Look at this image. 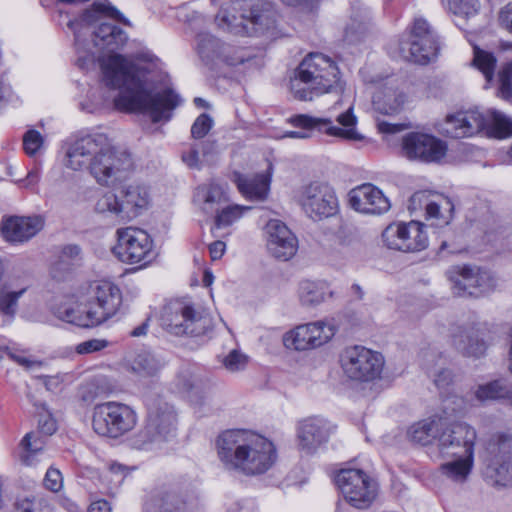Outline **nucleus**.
<instances>
[{
    "label": "nucleus",
    "instance_id": "nucleus-1",
    "mask_svg": "<svg viewBox=\"0 0 512 512\" xmlns=\"http://www.w3.org/2000/svg\"><path fill=\"white\" fill-rule=\"evenodd\" d=\"M118 23L130 26L129 20L108 0H95L84 10L80 20L67 23L74 34L76 64L80 69L89 70L96 61L94 53L86 50L82 40V35L86 34L85 26H94V46L110 53L98 58L103 85L90 91L91 104L81 103V108L92 113L112 101L119 111L146 113L153 122L170 120L172 111L182 102L181 97L171 88L153 93L154 86L147 70L115 53L128 41L127 33Z\"/></svg>",
    "mask_w": 512,
    "mask_h": 512
},
{
    "label": "nucleus",
    "instance_id": "nucleus-2",
    "mask_svg": "<svg viewBox=\"0 0 512 512\" xmlns=\"http://www.w3.org/2000/svg\"><path fill=\"white\" fill-rule=\"evenodd\" d=\"M66 157L67 167L76 171L87 169L96 182L105 187L120 185L134 170L131 153L100 132L76 139Z\"/></svg>",
    "mask_w": 512,
    "mask_h": 512
},
{
    "label": "nucleus",
    "instance_id": "nucleus-3",
    "mask_svg": "<svg viewBox=\"0 0 512 512\" xmlns=\"http://www.w3.org/2000/svg\"><path fill=\"white\" fill-rule=\"evenodd\" d=\"M217 455L225 469L245 475H260L276 462L272 441L251 430L231 429L216 439Z\"/></svg>",
    "mask_w": 512,
    "mask_h": 512
},
{
    "label": "nucleus",
    "instance_id": "nucleus-4",
    "mask_svg": "<svg viewBox=\"0 0 512 512\" xmlns=\"http://www.w3.org/2000/svg\"><path fill=\"white\" fill-rule=\"evenodd\" d=\"M84 309H66L61 316L66 322L79 327H94L114 316L122 304L120 289L107 280H96L80 288Z\"/></svg>",
    "mask_w": 512,
    "mask_h": 512
},
{
    "label": "nucleus",
    "instance_id": "nucleus-5",
    "mask_svg": "<svg viewBox=\"0 0 512 512\" xmlns=\"http://www.w3.org/2000/svg\"><path fill=\"white\" fill-rule=\"evenodd\" d=\"M339 82V69L328 56L314 52L308 54L290 80V91L300 101H311L330 92Z\"/></svg>",
    "mask_w": 512,
    "mask_h": 512
},
{
    "label": "nucleus",
    "instance_id": "nucleus-6",
    "mask_svg": "<svg viewBox=\"0 0 512 512\" xmlns=\"http://www.w3.org/2000/svg\"><path fill=\"white\" fill-rule=\"evenodd\" d=\"M176 436V414L173 406L158 400L149 405L145 425L126 439V445L136 451L155 452Z\"/></svg>",
    "mask_w": 512,
    "mask_h": 512
},
{
    "label": "nucleus",
    "instance_id": "nucleus-7",
    "mask_svg": "<svg viewBox=\"0 0 512 512\" xmlns=\"http://www.w3.org/2000/svg\"><path fill=\"white\" fill-rule=\"evenodd\" d=\"M161 326L171 335L199 337L214 327L212 317L185 300L170 301L163 308Z\"/></svg>",
    "mask_w": 512,
    "mask_h": 512
},
{
    "label": "nucleus",
    "instance_id": "nucleus-8",
    "mask_svg": "<svg viewBox=\"0 0 512 512\" xmlns=\"http://www.w3.org/2000/svg\"><path fill=\"white\" fill-rule=\"evenodd\" d=\"M336 121L341 127L334 125L330 118H318L305 114L296 115L289 119V122L301 130L288 131L282 138L305 139L312 135L313 131L324 133L328 136L349 141H361L363 136L357 131V117L353 113V107L349 106L347 110L336 117Z\"/></svg>",
    "mask_w": 512,
    "mask_h": 512
},
{
    "label": "nucleus",
    "instance_id": "nucleus-9",
    "mask_svg": "<svg viewBox=\"0 0 512 512\" xmlns=\"http://www.w3.org/2000/svg\"><path fill=\"white\" fill-rule=\"evenodd\" d=\"M232 11H236V7L221 10L215 21L220 28L234 34L260 35L275 27L276 11L270 3L257 2L239 15Z\"/></svg>",
    "mask_w": 512,
    "mask_h": 512
},
{
    "label": "nucleus",
    "instance_id": "nucleus-10",
    "mask_svg": "<svg viewBox=\"0 0 512 512\" xmlns=\"http://www.w3.org/2000/svg\"><path fill=\"white\" fill-rule=\"evenodd\" d=\"M135 410L121 402L108 401L97 404L92 412V428L100 436L117 439L137 424Z\"/></svg>",
    "mask_w": 512,
    "mask_h": 512
},
{
    "label": "nucleus",
    "instance_id": "nucleus-11",
    "mask_svg": "<svg viewBox=\"0 0 512 512\" xmlns=\"http://www.w3.org/2000/svg\"><path fill=\"white\" fill-rule=\"evenodd\" d=\"M335 483L346 503H339L336 512H344L349 504L357 509H366L376 498V484L360 469H341L335 476Z\"/></svg>",
    "mask_w": 512,
    "mask_h": 512
},
{
    "label": "nucleus",
    "instance_id": "nucleus-12",
    "mask_svg": "<svg viewBox=\"0 0 512 512\" xmlns=\"http://www.w3.org/2000/svg\"><path fill=\"white\" fill-rule=\"evenodd\" d=\"M121 196L122 201L113 193H105L97 200L95 210L118 221H128L149 204V194L144 186L129 185L121 191Z\"/></svg>",
    "mask_w": 512,
    "mask_h": 512
},
{
    "label": "nucleus",
    "instance_id": "nucleus-13",
    "mask_svg": "<svg viewBox=\"0 0 512 512\" xmlns=\"http://www.w3.org/2000/svg\"><path fill=\"white\" fill-rule=\"evenodd\" d=\"M340 364L344 374L351 380L370 382L380 377L383 356L364 346L347 347L340 355Z\"/></svg>",
    "mask_w": 512,
    "mask_h": 512
},
{
    "label": "nucleus",
    "instance_id": "nucleus-14",
    "mask_svg": "<svg viewBox=\"0 0 512 512\" xmlns=\"http://www.w3.org/2000/svg\"><path fill=\"white\" fill-rule=\"evenodd\" d=\"M297 200L306 215L313 220L332 217L339 210V202L334 189L324 182H311L302 186Z\"/></svg>",
    "mask_w": 512,
    "mask_h": 512
},
{
    "label": "nucleus",
    "instance_id": "nucleus-15",
    "mask_svg": "<svg viewBox=\"0 0 512 512\" xmlns=\"http://www.w3.org/2000/svg\"><path fill=\"white\" fill-rule=\"evenodd\" d=\"M438 41L425 19L416 18L407 40H401V57L409 62L427 64L437 56Z\"/></svg>",
    "mask_w": 512,
    "mask_h": 512
},
{
    "label": "nucleus",
    "instance_id": "nucleus-16",
    "mask_svg": "<svg viewBox=\"0 0 512 512\" xmlns=\"http://www.w3.org/2000/svg\"><path fill=\"white\" fill-rule=\"evenodd\" d=\"M117 236L114 253L122 262L146 265L154 259L153 240L146 231L126 227L118 229Z\"/></svg>",
    "mask_w": 512,
    "mask_h": 512
},
{
    "label": "nucleus",
    "instance_id": "nucleus-17",
    "mask_svg": "<svg viewBox=\"0 0 512 512\" xmlns=\"http://www.w3.org/2000/svg\"><path fill=\"white\" fill-rule=\"evenodd\" d=\"M426 225L420 221L398 222L388 225L382 239L385 245L402 252H419L428 247Z\"/></svg>",
    "mask_w": 512,
    "mask_h": 512
},
{
    "label": "nucleus",
    "instance_id": "nucleus-18",
    "mask_svg": "<svg viewBox=\"0 0 512 512\" xmlns=\"http://www.w3.org/2000/svg\"><path fill=\"white\" fill-rule=\"evenodd\" d=\"M476 438L477 433L472 426L464 422L448 423L443 418L435 447L442 458L474 453Z\"/></svg>",
    "mask_w": 512,
    "mask_h": 512
},
{
    "label": "nucleus",
    "instance_id": "nucleus-19",
    "mask_svg": "<svg viewBox=\"0 0 512 512\" xmlns=\"http://www.w3.org/2000/svg\"><path fill=\"white\" fill-rule=\"evenodd\" d=\"M408 210L411 215L424 211V218L430 226L444 228L453 219L454 205L443 195L417 191L409 199Z\"/></svg>",
    "mask_w": 512,
    "mask_h": 512
},
{
    "label": "nucleus",
    "instance_id": "nucleus-20",
    "mask_svg": "<svg viewBox=\"0 0 512 512\" xmlns=\"http://www.w3.org/2000/svg\"><path fill=\"white\" fill-rule=\"evenodd\" d=\"M487 450L493 459L486 468V477L493 485H512V437L504 434L493 436Z\"/></svg>",
    "mask_w": 512,
    "mask_h": 512
},
{
    "label": "nucleus",
    "instance_id": "nucleus-21",
    "mask_svg": "<svg viewBox=\"0 0 512 512\" xmlns=\"http://www.w3.org/2000/svg\"><path fill=\"white\" fill-rule=\"evenodd\" d=\"M446 152L445 142L430 134L410 132L402 138L401 153L411 161L436 163L445 157Z\"/></svg>",
    "mask_w": 512,
    "mask_h": 512
},
{
    "label": "nucleus",
    "instance_id": "nucleus-22",
    "mask_svg": "<svg viewBox=\"0 0 512 512\" xmlns=\"http://www.w3.org/2000/svg\"><path fill=\"white\" fill-rule=\"evenodd\" d=\"M452 273L453 292L459 297H481L493 291L496 285L493 276L480 269L463 266L454 268Z\"/></svg>",
    "mask_w": 512,
    "mask_h": 512
},
{
    "label": "nucleus",
    "instance_id": "nucleus-23",
    "mask_svg": "<svg viewBox=\"0 0 512 512\" xmlns=\"http://www.w3.org/2000/svg\"><path fill=\"white\" fill-rule=\"evenodd\" d=\"M488 126L485 113L478 110L460 111L447 115L441 131L452 138L472 137Z\"/></svg>",
    "mask_w": 512,
    "mask_h": 512
},
{
    "label": "nucleus",
    "instance_id": "nucleus-24",
    "mask_svg": "<svg viewBox=\"0 0 512 512\" xmlns=\"http://www.w3.org/2000/svg\"><path fill=\"white\" fill-rule=\"evenodd\" d=\"M331 424L318 417H311L300 422L297 430L298 449L305 455H313L329 440Z\"/></svg>",
    "mask_w": 512,
    "mask_h": 512
},
{
    "label": "nucleus",
    "instance_id": "nucleus-25",
    "mask_svg": "<svg viewBox=\"0 0 512 512\" xmlns=\"http://www.w3.org/2000/svg\"><path fill=\"white\" fill-rule=\"evenodd\" d=\"M269 253L283 261L292 258L298 249V240L291 230L280 220L272 219L265 227Z\"/></svg>",
    "mask_w": 512,
    "mask_h": 512
},
{
    "label": "nucleus",
    "instance_id": "nucleus-26",
    "mask_svg": "<svg viewBox=\"0 0 512 512\" xmlns=\"http://www.w3.org/2000/svg\"><path fill=\"white\" fill-rule=\"evenodd\" d=\"M348 196L350 206L363 214L381 215L391 207L390 201L383 192L370 183L353 188Z\"/></svg>",
    "mask_w": 512,
    "mask_h": 512
},
{
    "label": "nucleus",
    "instance_id": "nucleus-27",
    "mask_svg": "<svg viewBox=\"0 0 512 512\" xmlns=\"http://www.w3.org/2000/svg\"><path fill=\"white\" fill-rule=\"evenodd\" d=\"M44 227V220L39 215L11 216L1 223L4 239L10 243L21 244L29 241Z\"/></svg>",
    "mask_w": 512,
    "mask_h": 512
},
{
    "label": "nucleus",
    "instance_id": "nucleus-28",
    "mask_svg": "<svg viewBox=\"0 0 512 512\" xmlns=\"http://www.w3.org/2000/svg\"><path fill=\"white\" fill-rule=\"evenodd\" d=\"M218 157L217 142L212 139L193 140L184 145L181 152L182 162L190 169L201 170L204 166L216 163Z\"/></svg>",
    "mask_w": 512,
    "mask_h": 512
},
{
    "label": "nucleus",
    "instance_id": "nucleus-29",
    "mask_svg": "<svg viewBox=\"0 0 512 512\" xmlns=\"http://www.w3.org/2000/svg\"><path fill=\"white\" fill-rule=\"evenodd\" d=\"M440 416H432L412 424L407 430V438L414 444L436 446L437 436L442 427Z\"/></svg>",
    "mask_w": 512,
    "mask_h": 512
},
{
    "label": "nucleus",
    "instance_id": "nucleus-30",
    "mask_svg": "<svg viewBox=\"0 0 512 512\" xmlns=\"http://www.w3.org/2000/svg\"><path fill=\"white\" fill-rule=\"evenodd\" d=\"M227 200L224 187L214 182L197 187L194 193V202L206 214L218 212Z\"/></svg>",
    "mask_w": 512,
    "mask_h": 512
},
{
    "label": "nucleus",
    "instance_id": "nucleus-31",
    "mask_svg": "<svg viewBox=\"0 0 512 512\" xmlns=\"http://www.w3.org/2000/svg\"><path fill=\"white\" fill-rule=\"evenodd\" d=\"M196 506L194 498L184 499L176 492H166L145 506V512H193Z\"/></svg>",
    "mask_w": 512,
    "mask_h": 512
},
{
    "label": "nucleus",
    "instance_id": "nucleus-32",
    "mask_svg": "<svg viewBox=\"0 0 512 512\" xmlns=\"http://www.w3.org/2000/svg\"><path fill=\"white\" fill-rule=\"evenodd\" d=\"M234 182L239 192L249 199L263 200L269 191L270 179L263 174L247 178L240 173H234Z\"/></svg>",
    "mask_w": 512,
    "mask_h": 512
},
{
    "label": "nucleus",
    "instance_id": "nucleus-33",
    "mask_svg": "<svg viewBox=\"0 0 512 512\" xmlns=\"http://www.w3.org/2000/svg\"><path fill=\"white\" fill-rule=\"evenodd\" d=\"M164 365L163 359L149 350L139 351L128 361V368L142 377L155 376Z\"/></svg>",
    "mask_w": 512,
    "mask_h": 512
},
{
    "label": "nucleus",
    "instance_id": "nucleus-34",
    "mask_svg": "<svg viewBox=\"0 0 512 512\" xmlns=\"http://www.w3.org/2000/svg\"><path fill=\"white\" fill-rule=\"evenodd\" d=\"M479 329L463 330L454 335L453 345L465 356L480 357L485 354L487 344L479 337Z\"/></svg>",
    "mask_w": 512,
    "mask_h": 512
},
{
    "label": "nucleus",
    "instance_id": "nucleus-35",
    "mask_svg": "<svg viewBox=\"0 0 512 512\" xmlns=\"http://www.w3.org/2000/svg\"><path fill=\"white\" fill-rule=\"evenodd\" d=\"M474 453L463 455H455L454 457H446L450 461L440 466L441 473L448 479L462 483L466 481L473 467Z\"/></svg>",
    "mask_w": 512,
    "mask_h": 512
},
{
    "label": "nucleus",
    "instance_id": "nucleus-36",
    "mask_svg": "<svg viewBox=\"0 0 512 512\" xmlns=\"http://www.w3.org/2000/svg\"><path fill=\"white\" fill-rule=\"evenodd\" d=\"M285 347L296 351L315 349L308 324H302L286 332L283 336Z\"/></svg>",
    "mask_w": 512,
    "mask_h": 512
},
{
    "label": "nucleus",
    "instance_id": "nucleus-37",
    "mask_svg": "<svg viewBox=\"0 0 512 512\" xmlns=\"http://www.w3.org/2000/svg\"><path fill=\"white\" fill-rule=\"evenodd\" d=\"M488 126L484 129L487 134L496 138L512 136V118L497 110H489L485 113Z\"/></svg>",
    "mask_w": 512,
    "mask_h": 512
},
{
    "label": "nucleus",
    "instance_id": "nucleus-38",
    "mask_svg": "<svg viewBox=\"0 0 512 512\" xmlns=\"http://www.w3.org/2000/svg\"><path fill=\"white\" fill-rule=\"evenodd\" d=\"M326 295L327 288L323 283L305 280L300 284L299 298L304 306H317L325 300Z\"/></svg>",
    "mask_w": 512,
    "mask_h": 512
},
{
    "label": "nucleus",
    "instance_id": "nucleus-39",
    "mask_svg": "<svg viewBox=\"0 0 512 512\" xmlns=\"http://www.w3.org/2000/svg\"><path fill=\"white\" fill-rule=\"evenodd\" d=\"M307 324L315 349L331 341L337 332V327L331 320H319Z\"/></svg>",
    "mask_w": 512,
    "mask_h": 512
},
{
    "label": "nucleus",
    "instance_id": "nucleus-40",
    "mask_svg": "<svg viewBox=\"0 0 512 512\" xmlns=\"http://www.w3.org/2000/svg\"><path fill=\"white\" fill-rule=\"evenodd\" d=\"M222 44L208 33L197 35V51L201 59L207 64L216 62Z\"/></svg>",
    "mask_w": 512,
    "mask_h": 512
},
{
    "label": "nucleus",
    "instance_id": "nucleus-41",
    "mask_svg": "<svg viewBox=\"0 0 512 512\" xmlns=\"http://www.w3.org/2000/svg\"><path fill=\"white\" fill-rule=\"evenodd\" d=\"M508 393V385L503 380H494L480 385L475 396L480 401L505 399Z\"/></svg>",
    "mask_w": 512,
    "mask_h": 512
},
{
    "label": "nucleus",
    "instance_id": "nucleus-42",
    "mask_svg": "<svg viewBox=\"0 0 512 512\" xmlns=\"http://www.w3.org/2000/svg\"><path fill=\"white\" fill-rule=\"evenodd\" d=\"M473 65L484 75L486 82L490 84L494 78L496 66L494 55L475 46Z\"/></svg>",
    "mask_w": 512,
    "mask_h": 512
},
{
    "label": "nucleus",
    "instance_id": "nucleus-43",
    "mask_svg": "<svg viewBox=\"0 0 512 512\" xmlns=\"http://www.w3.org/2000/svg\"><path fill=\"white\" fill-rule=\"evenodd\" d=\"M405 95L403 93L389 92L381 98L376 95L373 102L376 108L384 114H393L398 112L405 102Z\"/></svg>",
    "mask_w": 512,
    "mask_h": 512
},
{
    "label": "nucleus",
    "instance_id": "nucleus-44",
    "mask_svg": "<svg viewBox=\"0 0 512 512\" xmlns=\"http://www.w3.org/2000/svg\"><path fill=\"white\" fill-rule=\"evenodd\" d=\"M480 0H448V9L454 15L470 18L480 11Z\"/></svg>",
    "mask_w": 512,
    "mask_h": 512
},
{
    "label": "nucleus",
    "instance_id": "nucleus-45",
    "mask_svg": "<svg viewBox=\"0 0 512 512\" xmlns=\"http://www.w3.org/2000/svg\"><path fill=\"white\" fill-rule=\"evenodd\" d=\"M25 453L21 456V461L26 465H33L34 455L43 449L44 441L41 437L30 432L27 433L21 441Z\"/></svg>",
    "mask_w": 512,
    "mask_h": 512
},
{
    "label": "nucleus",
    "instance_id": "nucleus-46",
    "mask_svg": "<svg viewBox=\"0 0 512 512\" xmlns=\"http://www.w3.org/2000/svg\"><path fill=\"white\" fill-rule=\"evenodd\" d=\"M249 209L250 207L240 205L227 206L218 211L215 218V226L217 228L227 227L238 220L244 211Z\"/></svg>",
    "mask_w": 512,
    "mask_h": 512
},
{
    "label": "nucleus",
    "instance_id": "nucleus-47",
    "mask_svg": "<svg viewBox=\"0 0 512 512\" xmlns=\"http://www.w3.org/2000/svg\"><path fill=\"white\" fill-rule=\"evenodd\" d=\"M499 94L503 99L512 97V63L508 62L501 66L498 72Z\"/></svg>",
    "mask_w": 512,
    "mask_h": 512
},
{
    "label": "nucleus",
    "instance_id": "nucleus-48",
    "mask_svg": "<svg viewBox=\"0 0 512 512\" xmlns=\"http://www.w3.org/2000/svg\"><path fill=\"white\" fill-rule=\"evenodd\" d=\"M245 54L242 50L228 44H222L216 61L223 62L229 66H236L243 63Z\"/></svg>",
    "mask_w": 512,
    "mask_h": 512
},
{
    "label": "nucleus",
    "instance_id": "nucleus-49",
    "mask_svg": "<svg viewBox=\"0 0 512 512\" xmlns=\"http://www.w3.org/2000/svg\"><path fill=\"white\" fill-rule=\"evenodd\" d=\"M2 287L20 298L30 287V279L25 275H11Z\"/></svg>",
    "mask_w": 512,
    "mask_h": 512
},
{
    "label": "nucleus",
    "instance_id": "nucleus-50",
    "mask_svg": "<svg viewBox=\"0 0 512 512\" xmlns=\"http://www.w3.org/2000/svg\"><path fill=\"white\" fill-rule=\"evenodd\" d=\"M178 387L186 392L191 398L202 392L203 382L200 378L191 374H181L178 377Z\"/></svg>",
    "mask_w": 512,
    "mask_h": 512
},
{
    "label": "nucleus",
    "instance_id": "nucleus-51",
    "mask_svg": "<svg viewBox=\"0 0 512 512\" xmlns=\"http://www.w3.org/2000/svg\"><path fill=\"white\" fill-rule=\"evenodd\" d=\"M213 126V119L206 113L199 115L191 126V137L193 140H205Z\"/></svg>",
    "mask_w": 512,
    "mask_h": 512
},
{
    "label": "nucleus",
    "instance_id": "nucleus-52",
    "mask_svg": "<svg viewBox=\"0 0 512 512\" xmlns=\"http://www.w3.org/2000/svg\"><path fill=\"white\" fill-rule=\"evenodd\" d=\"M44 139L36 130H28L23 136V148L29 156L35 155L43 147Z\"/></svg>",
    "mask_w": 512,
    "mask_h": 512
},
{
    "label": "nucleus",
    "instance_id": "nucleus-53",
    "mask_svg": "<svg viewBox=\"0 0 512 512\" xmlns=\"http://www.w3.org/2000/svg\"><path fill=\"white\" fill-rule=\"evenodd\" d=\"M19 297L10 293L2 286L0 288V313L6 316H14L17 310Z\"/></svg>",
    "mask_w": 512,
    "mask_h": 512
},
{
    "label": "nucleus",
    "instance_id": "nucleus-54",
    "mask_svg": "<svg viewBox=\"0 0 512 512\" xmlns=\"http://www.w3.org/2000/svg\"><path fill=\"white\" fill-rule=\"evenodd\" d=\"M248 363V357L238 350H232L223 360L224 367L230 372L243 370Z\"/></svg>",
    "mask_w": 512,
    "mask_h": 512
},
{
    "label": "nucleus",
    "instance_id": "nucleus-55",
    "mask_svg": "<svg viewBox=\"0 0 512 512\" xmlns=\"http://www.w3.org/2000/svg\"><path fill=\"white\" fill-rule=\"evenodd\" d=\"M43 485L45 489L57 493L63 487V476L59 469L50 467L45 474L43 479Z\"/></svg>",
    "mask_w": 512,
    "mask_h": 512
},
{
    "label": "nucleus",
    "instance_id": "nucleus-56",
    "mask_svg": "<svg viewBox=\"0 0 512 512\" xmlns=\"http://www.w3.org/2000/svg\"><path fill=\"white\" fill-rule=\"evenodd\" d=\"M19 512H53L45 499H24L18 503Z\"/></svg>",
    "mask_w": 512,
    "mask_h": 512
},
{
    "label": "nucleus",
    "instance_id": "nucleus-57",
    "mask_svg": "<svg viewBox=\"0 0 512 512\" xmlns=\"http://www.w3.org/2000/svg\"><path fill=\"white\" fill-rule=\"evenodd\" d=\"M108 344V341L105 339H90L79 343L75 350L78 354H90L103 350Z\"/></svg>",
    "mask_w": 512,
    "mask_h": 512
},
{
    "label": "nucleus",
    "instance_id": "nucleus-58",
    "mask_svg": "<svg viewBox=\"0 0 512 512\" xmlns=\"http://www.w3.org/2000/svg\"><path fill=\"white\" fill-rule=\"evenodd\" d=\"M71 378V375L63 373L52 376H44L43 382L48 390L58 391L61 390L64 384L69 383L71 381Z\"/></svg>",
    "mask_w": 512,
    "mask_h": 512
},
{
    "label": "nucleus",
    "instance_id": "nucleus-59",
    "mask_svg": "<svg viewBox=\"0 0 512 512\" xmlns=\"http://www.w3.org/2000/svg\"><path fill=\"white\" fill-rule=\"evenodd\" d=\"M498 21L503 29L512 34V1L501 8Z\"/></svg>",
    "mask_w": 512,
    "mask_h": 512
},
{
    "label": "nucleus",
    "instance_id": "nucleus-60",
    "mask_svg": "<svg viewBox=\"0 0 512 512\" xmlns=\"http://www.w3.org/2000/svg\"><path fill=\"white\" fill-rule=\"evenodd\" d=\"M38 427L40 432L46 436L52 435L57 430L56 421L49 413L40 415L38 420Z\"/></svg>",
    "mask_w": 512,
    "mask_h": 512
},
{
    "label": "nucleus",
    "instance_id": "nucleus-61",
    "mask_svg": "<svg viewBox=\"0 0 512 512\" xmlns=\"http://www.w3.org/2000/svg\"><path fill=\"white\" fill-rule=\"evenodd\" d=\"M404 124H393L389 122H379L378 130L383 134H395L406 129Z\"/></svg>",
    "mask_w": 512,
    "mask_h": 512
},
{
    "label": "nucleus",
    "instance_id": "nucleus-62",
    "mask_svg": "<svg viewBox=\"0 0 512 512\" xmlns=\"http://www.w3.org/2000/svg\"><path fill=\"white\" fill-rule=\"evenodd\" d=\"M226 249V244L223 241H215L209 245V252L212 260L220 259Z\"/></svg>",
    "mask_w": 512,
    "mask_h": 512
},
{
    "label": "nucleus",
    "instance_id": "nucleus-63",
    "mask_svg": "<svg viewBox=\"0 0 512 512\" xmlns=\"http://www.w3.org/2000/svg\"><path fill=\"white\" fill-rule=\"evenodd\" d=\"M7 355L10 359H12L13 361H15L16 363H18L19 365L23 366V367H26V368H31L33 366H39L40 365V362H37V361H32L24 356H21V355H18L12 351H8L7 352Z\"/></svg>",
    "mask_w": 512,
    "mask_h": 512
},
{
    "label": "nucleus",
    "instance_id": "nucleus-64",
    "mask_svg": "<svg viewBox=\"0 0 512 512\" xmlns=\"http://www.w3.org/2000/svg\"><path fill=\"white\" fill-rule=\"evenodd\" d=\"M88 512H111V506L106 500L91 503Z\"/></svg>",
    "mask_w": 512,
    "mask_h": 512
}]
</instances>
